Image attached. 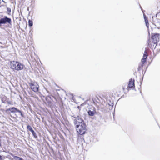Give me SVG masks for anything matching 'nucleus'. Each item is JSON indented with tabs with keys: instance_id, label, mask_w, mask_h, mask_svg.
I'll return each instance as SVG.
<instances>
[{
	"instance_id": "7",
	"label": "nucleus",
	"mask_w": 160,
	"mask_h": 160,
	"mask_svg": "<svg viewBox=\"0 0 160 160\" xmlns=\"http://www.w3.org/2000/svg\"><path fill=\"white\" fill-rule=\"evenodd\" d=\"M134 80L132 79L130 80L128 84V87L129 88H132L134 85Z\"/></svg>"
},
{
	"instance_id": "2",
	"label": "nucleus",
	"mask_w": 160,
	"mask_h": 160,
	"mask_svg": "<svg viewBox=\"0 0 160 160\" xmlns=\"http://www.w3.org/2000/svg\"><path fill=\"white\" fill-rule=\"evenodd\" d=\"M10 67L13 71H19L22 70L24 66L19 62L12 61L10 62Z\"/></svg>"
},
{
	"instance_id": "16",
	"label": "nucleus",
	"mask_w": 160,
	"mask_h": 160,
	"mask_svg": "<svg viewBox=\"0 0 160 160\" xmlns=\"http://www.w3.org/2000/svg\"><path fill=\"white\" fill-rule=\"evenodd\" d=\"M146 26H147V28H148V27H149V23H148H148H146Z\"/></svg>"
},
{
	"instance_id": "5",
	"label": "nucleus",
	"mask_w": 160,
	"mask_h": 160,
	"mask_svg": "<svg viewBox=\"0 0 160 160\" xmlns=\"http://www.w3.org/2000/svg\"><path fill=\"white\" fill-rule=\"evenodd\" d=\"M30 85L32 90L34 92L38 91L39 86L37 83H31Z\"/></svg>"
},
{
	"instance_id": "6",
	"label": "nucleus",
	"mask_w": 160,
	"mask_h": 160,
	"mask_svg": "<svg viewBox=\"0 0 160 160\" xmlns=\"http://www.w3.org/2000/svg\"><path fill=\"white\" fill-rule=\"evenodd\" d=\"M8 110L10 111L12 113H15L16 112H18L20 113L21 115H22V113L21 111L18 110L17 108L14 107L10 108L8 109Z\"/></svg>"
},
{
	"instance_id": "15",
	"label": "nucleus",
	"mask_w": 160,
	"mask_h": 160,
	"mask_svg": "<svg viewBox=\"0 0 160 160\" xmlns=\"http://www.w3.org/2000/svg\"><path fill=\"white\" fill-rule=\"evenodd\" d=\"M144 18L145 21V23H147L148 22V20L147 19H146L145 16H144Z\"/></svg>"
},
{
	"instance_id": "9",
	"label": "nucleus",
	"mask_w": 160,
	"mask_h": 160,
	"mask_svg": "<svg viewBox=\"0 0 160 160\" xmlns=\"http://www.w3.org/2000/svg\"><path fill=\"white\" fill-rule=\"evenodd\" d=\"M95 112V111H91V110H90L88 112V114L90 116H93L94 115Z\"/></svg>"
},
{
	"instance_id": "13",
	"label": "nucleus",
	"mask_w": 160,
	"mask_h": 160,
	"mask_svg": "<svg viewBox=\"0 0 160 160\" xmlns=\"http://www.w3.org/2000/svg\"><path fill=\"white\" fill-rule=\"evenodd\" d=\"M156 17L157 19L160 20V12L158 13L156 15Z\"/></svg>"
},
{
	"instance_id": "1",
	"label": "nucleus",
	"mask_w": 160,
	"mask_h": 160,
	"mask_svg": "<svg viewBox=\"0 0 160 160\" xmlns=\"http://www.w3.org/2000/svg\"><path fill=\"white\" fill-rule=\"evenodd\" d=\"M75 124L78 132L80 135H83L85 133L86 125L82 119L79 117H77L75 120Z\"/></svg>"
},
{
	"instance_id": "3",
	"label": "nucleus",
	"mask_w": 160,
	"mask_h": 160,
	"mask_svg": "<svg viewBox=\"0 0 160 160\" xmlns=\"http://www.w3.org/2000/svg\"><path fill=\"white\" fill-rule=\"evenodd\" d=\"M159 34L156 33L153 35L152 37V43H151L152 48H155L157 45V42L159 41Z\"/></svg>"
},
{
	"instance_id": "10",
	"label": "nucleus",
	"mask_w": 160,
	"mask_h": 160,
	"mask_svg": "<svg viewBox=\"0 0 160 160\" xmlns=\"http://www.w3.org/2000/svg\"><path fill=\"white\" fill-rule=\"evenodd\" d=\"M14 159L15 160H24L19 157L15 156L14 157Z\"/></svg>"
},
{
	"instance_id": "4",
	"label": "nucleus",
	"mask_w": 160,
	"mask_h": 160,
	"mask_svg": "<svg viewBox=\"0 0 160 160\" xmlns=\"http://www.w3.org/2000/svg\"><path fill=\"white\" fill-rule=\"evenodd\" d=\"M11 19L8 18L7 16H5L3 18L0 19V27L2 24H5L7 23L11 24Z\"/></svg>"
},
{
	"instance_id": "14",
	"label": "nucleus",
	"mask_w": 160,
	"mask_h": 160,
	"mask_svg": "<svg viewBox=\"0 0 160 160\" xmlns=\"http://www.w3.org/2000/svg\"><path fill=\"white\" fill-rule=\"evenodd\" d=\"M141 61H142V63L143 64L145 62L146 60L142 59Z\"/></svg>"
},
{
	"instance_id": "18",
	"label": "nucleus",
	"mask_w": 160,
	"mask_h": 160,
	"mask_svg": "<svg viewBox=\"0 0 160 160\" xmlns=\"http://www.w3.org/2000/svg\"><path fill=\"white\" fill-rule=\"evenodd\" d=\"M0 160H2V156L0 155Z\"/></svg>"
},
{
	"instance_id": "11",
	"label": "nucleus",
	"mask_w": 160,
	"mask_h": 160,
	"mask_svg": "<svg viewBox=\"0 0 160 160\" xmlns=\"http://www.w3.org/2000/svg\"><path fill=\"white\" fill-rule=\"evenodd\" d=\"M147 55H146V51H145L144 53L143 54V58L142 59H145L147 58Z\"/></svg>"
},
{
	"instance_id": "17",
	"label": "nucleus",
	"mask_w": 160,
	"mask_h": 160,
	"mask_svg": "<svg viewBox=\"0 0 160 160\" xmlns=\"http://www.w3.org/2000/svg\"><path fill=\"white\" fill-rule=\"evenodd\" d=\"M32 135H33V136L35 137H36V133H35V132H34V133H32Z\"/></svg>"
},
{
	"instance_id": "8",
	"label": "nucleus",
	"mask_w": 160,
	"mask_h": 160,
	"mask_svg": "<svg viewBox=\"0 0 160 160\" xmlns=\"http://www.w3.org/2000/svg\"><path fill=\"white\" fill-rule=\"evenodd\" d=\"M27 129L31 131L32 133H34V131L32 129V127L29 125H28L27 126Z\"/></svg>"
},
{
	"instance_id": "12",
	"label": "nucleus",
	"mask_w": 160,
	"mask_h": 160,
	"mask_svg": "<svg viewBox=\"0 0 160 160\" xmlns=\"http://www.w3.org/2000/svg\"><path fill=\"white\" fill-rule=\"evenodd\" d=\"M29 25L30 26H32L33 25V22L32 21L30 20H29L28 21Z\"/></svg>"
}]
</instances>
